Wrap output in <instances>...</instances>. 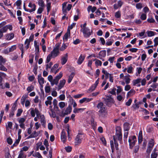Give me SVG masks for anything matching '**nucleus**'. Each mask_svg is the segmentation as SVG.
Wrapping results in <instances>:
<instances>
[{
  "mask_svg": "<svg viewBox=\"0 0 158 158\" xmlns=\"http://www.w3.org/2000/svg\"><path fill=\"white\" fill-rule=\"evenodd\" d=\"M132 102V99L131 98H130L128 99V101L126 102V105L127 106H129Z\"/></svg>",
  "mask_w": 158,
  "mask_h": 158,
  "instance_id": "58",
  "label": "nucleus"
},
{
  "mask_svg": "<svg viewBox=\"0 0 158 158\" xmlns=\"http://www.w3.org/2000/svg\"><path fill=\"white\" fill-rule=\"evenodd\" d=\"M61 139L63 143H65L67 139L66 133L64 130H63L61 132Z\"/></svg>",
  "mask_w": 158,
  "mask_h": 158,
  "instance_id": "11",
  "label": "nucleus"
},
{
  "mask_svg": "<svg viewBox=\"0 0 158 158\" xmlns=\"http://www.w3.org/2000/svg\"><path fill=\"white\" fill-rule=\"evenodd\" d=\"M128 132L127 131H125L124 134V137H123V140L125 141H126L127 140V139L128 137Z\"/></svg>",
  "mask_w": 158,
  "mask_h": 158,
  "instance_id": "49",
  "label": "nucleus"
},
{
  "mask_svg": "<svg viewBox=\"0 0 158 158\" xmlns=\"http://www.w3.org/2000/svg\"><path fill=\"white\" fill-rule=\"evenodd\" d=\"M114 59L115 57L114 56L110 57L108 59V61H109L110 63L112 64Z\"/></svg>",
  "mask_w": 158,
  "mask_h": 158,
  "instance_id": "59",
  "label": "nucleus"
},
{
  "mask_svg": "<svg viewBox=\"0 0 158 158\" xmlns=\"http://www.w3.org/2000/svg\"><path fill=\"white\" fill-rule=\"evenodd\" d=\"M63 75L62 73L61 72L55 78H56L58 80H59L62 77Z\"/></svg>",
  "mask_w": 158,
  "mask_h": 158,
  "instance_id": "60",
  "label": "nucleus"
},
{
  "mask_svg": "<svg viewBox=\"0 0 158 158\" xmlns=\"http://www.w3.org/2000/svg\"><path fill=\"white\" fill-rule=\"evenodd\" d=\"M136 70L137 72L136 73V76H138V75L139 74L141 73L142 70V69L140 67L137 68L136 69Z\"/></svg>",
  "mask_w": 158,
  "mask_h": 158,
  "instance_id": "50",
  "label": "nucleus"
},
{
  "mask_svg": "<svg viewBox=\"0 0 158 158\" xmlns=\"http://www.w3.org/2000/svg\"><path fill=\"white\" fill-rule=\"evenodd\" d=\"M70 34V31L68 29L67 32L65 34L63 37V40L64 41H67V40L68 37L69 36Z\"/></svg>",
  "mask_w": 158,
  "mask_h": 158,
  "instance_id": "20",
  "label": "nucleus"
},
{
  "mask_svg": "<svg viewBox=\"0 0 158 158\" xmlns=\"http://www.w3.org/2000/svg\"><path fill=\"white\" fill-rule=\"evenodd\" d=\"M80 31L83 33L84 36L86 38L89 37L91 35V31L88 28L81 29Z\"/></svg>",
  "mask_w": 158,
  "mask_h": 158,
  "instance_id": "6",
  "label": "nucleus"
},
{
  "mask_svg": "<svg viewBox=\"0 0 158 158\" xmlns=\"http://www.w3.org/2000/svg\"><path fill=\"white\" fill-rule=\"evenodd\" d=\"M125 19H133L134 16L133 15H127L125 17Z\"/></svg>",
  "mask_w": 158,
  "mask_h": 158,
  "instance_id": "53",
  "label": "nucleus"
},
{
  "mask_svg": "<svg viewBox=\"0 0 158 158\" xmlns=\"http://www.w3.org/2000/svg\"><path fill=\"white\" fill-rule=\"evenodd\" d=\"M52 64H53L52 62H50L49 63H48V64L46 65V69L47 70L48 69L50 68Z\"/></svg>",
  "mask_w": 158,
  "mask_h": 158,
  "instance_id": "52",
  "label": "nucleus"
},
{
  "mask_svg": "<svg viewBox=\"0 0 158 158\" xmlns=\"http://www.w3.org/2000/svg\"><path fill=\"white\" fill-rule=\"evenodd\" d=\"M28 149V147L27 146H25L22 148L20 151V152H23L24 151H26Z\"/></svg>",
  "mask_w": 158,
  "mask_h": 158,
  "instance_id": "56",
  "label": "nucleus"
},
{
  "mask_svg": "<svg viewBox=\"0 0 158 158\" xmlns=\"http://www.w3.org/2000/svg\"><path fill=\"white\" fill-rule=\"evenodd\" d=\"M117 88L118 89L117 90V93L118 94L122 91L123 89L121 86H118Z\"/></svg>",
  "mask_w": 158,
  "mask_h": 158,
  "instance_id": "51",
  "label": "nucleus"
},
{
  "mask_svg": "<svg viewBox=\"0 0 158 158\" xmlns=\"http://www.w3.org/2000/svg\"><path fill=\"white\" fill-rule=\"evenodd\" d=\"M138 139L139 143H141L143 140L142 133V131H140L139 132L138 137Z\"/></svg>",
  "mask_w": 158,
  "mask_h": 158,
  "instance_id": "23",
  "label": "nucleus"
},
{
  "mask_svg": "<svg viewBox=\"0 0 158 158\" xmlns=\"http://www.w3.org/2000/svg\"><path fill=\"white\" fill-rule=\"evenodd\" d=\"M34 89V86L33 85H31L27 88V91L28 92V93L31 92L33 91Z\"/></svg>",
  "mask_w": 158,
  "mask_h": 158,
  "instance_id": "33",
  "label": "nucleus"
},
{
  "mask_svg": "<svg viewBox=\"0 0 158 158\" xmlns=\"http://www.w3.org/2000/svg\"><path fill=\"white\" fill-rule=\"evenodd\" d=\"M84 109L83 108H75L73 110V113H78L79 112L82 111L84 110Z\"/></svg>",
  "mask_w": 158,
  "mask_h": 158,
  "instance_id": "32",
  "label": "nucleus"
},
{
  "mask_svg": "<svg viewBox=\"0 0 158 158\" xmlns=\"http://www.w3.org/2000/svg\"><path fill=\"white\" fill-rule=\"evenodd\" d=\"M121 16V12L120 11H118L115 13V16L116 18H120Z\"/></svg>",
  "mask_w": 158,
  "mask_h": 158,
  "instance_id": "46",
  "label": "nucleus"
},
{
  "mask_svg": "<svg viewBox=\"0 0 158 158\" xmlns=\"http://www.w3.org/2000/svg\"><path fill=\"white\" fill-rule=\"evenodd\" d=\"M93 60L95 61V64L96 66L97 67L98 66H101L102 64V62L101 61H100L99 60L95 59L94 60Z\"/></svg>",
  "mask_w": 158,
  "mask_h": 158,
  "instance_id": "29",
  "label": "nucleus"
},
{
  "mask_svg": "<svg viewBox=\"0 0 158 158\" xmlns=\"http://www.w3.org/2000/svg\"><path fill=\"white\" fill-rule=\"evenodd\" d=\"M142 7V4L140 3H138L136 5V7L137 9H141Z\"/></svg>",
  "mask_w": 158,
  "mask_h": 158,
  "instance_id": "62",
  "label": "nucleus"
},
{
  "mask_svg": "<svg viewBox=\"0 0 158 158\" xmlns=\"http://www.w3.org/2000/svg\"><path fill=\"white\" fill-rule=\"evenodd\" d=\"M38 4L39 6L41 7H44V3L43 0H39Z\"/></svg>",
  "mask_w": 158,
  "mask_h": 158,
  "instance_id": "42",
  "label": "nucleus"
},
{
  "mask_svg": "<svg viewBox=\"0 0 158 158\" xmlns=\"http://www.w3.org/2000/svg\"><path fill=\"white\" fill-rule=\"evenodd\" d=\"M75 75V74L74 73L72 72L71 73L70 75L68 77V82L69 83L71 81L72 79L74 77Z\"/></svg>",
  "mask_w": 158,
  "mask_h": 158,
  "instance_id": "30",
  "label": "nucleus"
},
{
  "mask_svg": "<svg viewBox=\"0 0 158 158\" xmlns=\"http://www.w3.org/2000/svg\"><path fill=\"white\" fill-rule=\"evenodd\" d=\"M34 46L35 49V51L36 53H38L39 52L40 49L39 45H37V42L36 41H35L34 42Z\"/></svg>",
  "mask_w": 158,
  "mask_h": 158,
  "instance_id": "28",
  "label": "nucleus"
},
{
  "mask_svg": "<svg viewBox=\"0 0 158 158\" xmlns=\"http://www.w3.org/2000/svg\"><path fill=\"white\" fill-rule=\"evenodd\" d=\"M44 144L46 146L47 149H48V147L49 146V144L47 139H45L44 140Z\"/></svg>",
  "mask_w": 158,
  "mask_h": 158,
  "instance_id": "61",
  "label": "nucleus"
},
{
  "mask_svg": "<svg viewBox=\"0 0 158 158\" xmlns=\"http://www.w3.org/2000/svg\"><path fill=\"white\" fill-rule=\"evenodd\" d=\"M66 105V103L64 102H60L59 103V106L60 108H64Z\"/></svg>",
  "mask_w": 158,
  "mask_h": 158,
  "instance_id": "39",
  "label": "nucleus"
},
{
  "mask_svg": "<svg viewBox=\"0 0 158 158\" xmlns=\"http://www.w3.org/2000/svg\"><path fill=\"white\" fill-rule=\"evenodd\" d=\"M34 38V35H31L29 39H27L25 40V43H27V42L29 41V43L31 41H33Z\"/></svg>",
  "mask_w": 158,
  "mask_h": 158,
  "instance_id": "47",
  "label": "nucleus"
},
{
  "mask_svg": "<svg viewBox=\"0 0 158 158\" xmlns=\"http://www.w3.org/2000/svg\"><path fill=\"white\" fill-rule=\"evenodd\" d=\"M99 55L102 57H105L106 55V52L105 51H101L99 53Z\"/></svg>",
  "mask_w": 158,
  "mask_h": 158,
  "instance_id": "41",
  "label": "nucleus"
},
{
  "mask_svg": "<svg viewBox=\"0 0 158 158\" xmlns=\"http://www.w3.org/2000/svg\"><path fill=\"white\" fill-rule=\"evenodd\" d=\"M133 68L132 66H128L127 68V72L128 73H132Z\"/></svg>",
  "mask_w": 158,
  "mask_h": 158,
  "instance_id": "48",
  "label": "nucleus"
},
{
  "mask_svg": "<svg viewBox=\"0 0 158 158\" xmlns=\"http://www.w3.org/2000/svg\"><path fill=\"white\" fill-rule=\"evenodd\" d=\"M154 145V141L153 139H151L149 141V154L152 150Z\"/></svg>",
  "mask_w": 158,
  "mask_h": 158,
  "instance_id": "12",
  "label": "nucleus"
},
{
  "mask_svg": "<svg viewBox=\"0 0 158 158\" xmlns=\"http://www.w3.org/2000/svg\"><path fill=\"white\" fill-rule=\"evenodd\" d=\"M91 125L94 128L96 126V123L94 122L93 118L91 119Z\"/></svg>",
  "mask_w": 158,
  "mask_h": 158,
  "instance_id": "55",
  "label": "nucleus"
},
{
  "mask_svg": "<svg viewBox=\"0 0 158 158\" xmlns=\"http://www.w3.org/2000/svg\"><path fill=\"white\" fill-rule=\"evenodd\" d=\"M113 42V40L112 39H110L108 40V41H106V45L108 46H110L112 45V44Z\"/></svg>",
  "mask_w": 158,
  "mask_h": 158,
  "instance_id": "43",
  "label": "nucleus"
},
{
  "mask_svg": "<svg viewBox=\"0 0 158 158\" xmlns=\"http://www.w3.org/2000/svg\"><path fill=\"white\" fill-rule=\"evenodd\" d=\"M28 6L31 8V9H28V10H27L29 12L31 13L34 11L36 10V5L31 2L29 3Z\"/></svg>",
  "mask_w": 158,
  "mask_h": 158,
  "instance_id": "8",
  "label": "nucleus"
},
{
  "mask_svg": "<svg viewBox=\"0 0 158 158\" xmlns=\"http://www.w3.org/2000/svg\"><path fill=\"white\" fill-rule=\"evenodd\" d=\"M123 4V2L121 0L118 1L117 3L115 4L114 5V8L117 9L120 7Z\"/></svg>",
  "mask_w": 158,
  "mask_h": 158,
  "instance_id": "15",
  "label": "nucleus"
},
{
  "mask_svg": "<svg viewBox=\"0 0 158 158\" xmlns=\"http://www.w3.org/2000/svg\"><path fill=\"white\" fill-rule=\"evenodd\" d=\"M96 9L97 8L96 7L94 6L92 7L91 6H89L87 8V10L89 12L90 10H91V11L92 13L94 12Z\"/></svg>",
  "mask_w": 158,
  "mask_h": 158,
  "instance_id": "27",
  "label": "nucleus"
},
{
  "mask_svg": "<svg viewBox=\"0 0 158 158\" xmlns=\"http://www.w3.org/2000/svg\"><path fill=\"white\" fill-rule=\"evenodd\" d=\"M130 128V124L127 123H125L124 124V131H127Z\"/></svg>",
  "mask_w": 158,
  "mask_h": 158,
  "instance_id": "25",
  "label": "nucleus"
},
{
  "mask_svg": "<svg viewBox=\"0 0 158 158\" xmlns=\"http://www.w3.org/2000/svg\"><path fill=\"white\" fill-rule=\"evenodd\" d=\"M6 76V75L5 73L0 72V82H2V78L5 77Z\"/></svg>",
  "mask_w": 158,
  "mask_h": 158,
  "instance_id": "45",
  "label": "nucleus"
},
{
  "mask_svg": "<svg viewBox=\"0 0 158 158\" xmlns=\"http://www.w3.org/2000/svg\"><path fill=\"white\" fill-rule=\"evenodd\" d=\"M92 99L91 98H84L82 99H81L79 101V102L81 104H82L84 102H89L91 101Z\"/></svg>",
  "mask_w": 158,
  "mask_h": 158,
  "instance_id": "19",
  "label": "nucleus"
},
{
  "mask_svg": "<svg viewBox=\"0 0 158 158\" xmlns=\"http://www.w3.org/2000/svg\"><path fill=\"white\" fill-rule=\"evenodd\" d=\"M141 81V79L140 78L134 80L132 81L133 85L134 86L136 85L137 87H139L140 86V83Z\"/></svg>",
  "mask_w": 158,
  "mask_h": 158,
  "instance_id": "13",
  "label": "nucleus"
},
{
  "mask_svg": "<svg viewBox=\"0 0 158 158\" xmlns=\"http://www.w3.org/2000/svg\"><path fill=\"white\" fill-rule=\"evenodd\" d=\"M26 156L23 152H20L17 158H25Z\"/></svg>",
  "mask_w": 158,
  "mask_h": 158,
  "instance_id": "36",
  "label": "nucleus"
},
{
  "mask_svg": "<svg viewBox=\"0 0 158 158\" xmlns=\"http://www.w3.org/2000/svg\"><path fill=\"white\" fill-rule=\"evenodd\" d=\"M107 114V112L106 109L103 110H99L98 111V115L101 118H102L106 116Z\"/></svg>",
  "mask_w": 158,
  "mask_h": 158,
  "instance_id": "10",
  "label": "nucleus"
},
{
  "mask_svg": "<svg viewBox=\"0 0 158 158\" xmlns=\"http://www.w3.org/2000/svg\"><path fill=\"white\" fill-rule=\"evenodd\" d=\"M14 36V35L13 33L8 34L6 35V39L7 40H9L12 39Z\"/></svg>",
  "mask_w": 158,
  "mask_h": 158,
  "instance_id": "22",
  "label": "nucleus"
},
{
  "mask_svg": "<svg viewBox=\"0 0 158 158\" xmlns=\"http://www.w3.org/2000/svg\"><path fill=\"white\" fill-rule=\"evenodd\" d=\"M67 48V46L64 44H63L62 46L61 47L60 50L61 51H63L64 50Z\"/></svg>",
  "mask_w": 158,
  "mask_h": 158,
  "instance_id": "57",
  "label": "nucleus"
},
{
  "mask_svg": "<svg viewBox=\"0 0 158 158\" xmlns=\"http://www.w3.org/2000/svg\"><path fill=\"white\" fill-rule=\"evenodd\" d=\"M84 135L81 133H79L76 136L74 140V144L75 146L79 145L81 142Z\"/></svg>",
  "mask_w": 158,
  "mask_h": 158,
  "instance_id": "4",
  "label": "nucleus"
},
{
  "mask_svg": "<svg viewBox=\"0 0 158 158\" xmlns=\"http://www.w3.org/2000/svg\"><path fill=\"white\" fill-rule=\"evenodd\" d=\"M16 48V45H13L11 46L10 48H9V52H12L15 50Z\"/></svg>",
  "mask_w": 158,
  "mask_h": 158,
  "instance_id": "38",
  "label": "nucleus"
},
{
  "mask_svg": "<svg viewBox=\"0 0 158 158\" xmlns=\"http://www.w3.org/2000/svg\"><path fill=\"white\" fill-rule=\"evenodd\" d=\"M59 98L60 100L63 101L65 98V96L64 94H61L59 96Z\"/></svg>",
  "mask_w": 158,
  "mask_h": 158,
  "instance_id": "63",
  "label": "nucleus"
},
{
  "mask_svg": "<svg viewBox=\"0 0 158 158\" xmlns=\"http://www.w3.org/2000/svg\"><path fill=\"white\" fill-rule=\"evenodd\" d=\"M47 100L45 102V104L46 106H48V105H51L52 104L51 101L52 99V98L51 96H48L47 98Z\"/></svg>",
  "mask_w": 158,
  "mask_h": 158,
  "instance_id": "18",
  "label": "nucleus"
},
{
  "mask_svg": "<svg viewBox=\"0 0 158 158\" xmlns=\"http://www.w3.org/2000/svg\"><path fill=\"white\" fill-rule=\"evenodd\" d=\"M68 53H66L63 56H62L61 59V62L62 65L64 64L68 60Z\"/></svg>",
  "mask_w": 158,
  "mask_h": 158,
  "instance_id": "7",
  "label": "nucleus"
},
{
  "mask_svg": "<svg viewBox=\"0 0 158 158\" xmlns=\"http://www.w3.org/2000/svg\"><path fill=\"white\" fill-rule=\"evenodd\" d=\"M60 44L58 43L56 44L54 47L53 50L51 52L50 54L52 56V58H55L58 56L60 53L59 47Z\"/></svg>",
  "mask_w": 158,
  "mask_h": 158,
  "instance_id": "1",
  "label": "nucleus"
},
{
  "mask_svg": "<svg viewBox=\"0 0 158 158\" xmlns=\"http://www.w3.org/2000/svg\"><path fill=\"white\" fill-rule=\"evenodd\" d=\"M58 67V65L57 64H55L51 69V71L52 72H55V69Z\"/></svg>",
  "mask_w": 158,
  "mask_h": 158,
  "instance_id": "44",
  "label": "nucleus"
},
{
  "mask_svg": "<svg viewBox=\"0 0 158 158\" xmlns=\"http://www.w3.org/2000/svg\"><path fill=\"white\" fill-rule=\"evenodd\" d=\"M7 29L6 26L2 27L0 30V31L2 32V33L3 32H6L7 31Z\"/></svg>",
  "mask_w": 158,
  "mask_h": 158,
  "instance_id": "54",
  "label": "nucleus"
},
{
  "mask_svg": "<svg viewBox=\"0 0 158 158\" xmlns=\"http://www.w3.org/2000/svg\"><path fill=\"white\" fill-rule=\"evenodd\" d=\"M97 108L99 110H104L106 109L105 106H104L103 103L100 102L98 104Z\"/></svg>",
  "mask_w": 158,
  "mask_h": 158,
  "instance_id": "21",
  "label": "nucleus"
},
{
  "mask_svg": "<svg viewBox=\"0 0 158 158\" xmlns=\"http://www.w3.org/2000/svg\"><path fill=\"white\" fill-rule=\"evenodd\" d=\"M38 81L40 85L42 88L43 87V85L44 83V78L42 77L40 74L38 76Z\"/></svg>",
  "mask_w": 158,
  "mask_h": 158,
  "instance_id": "9",
  "label": "nucleus"
},
{
  "mask_svg": "<svg viewBox=\"0 0 158 158\" xmlns=\"http://www.w3.org/2000/svg\"><path fill=\"white\" fill-rule=\"evenodd\" d=\"M32 153H33L32 156L34 157H36L38 158H42L40 154L38 152H35L33 153L34 152H32Z\"/></svg>",
  "mask_w": 158,
  "mask_h": 158,
  "instance_id": "31",
  "label": "nucleus"
},
{
  "mask_svg": "<svg viewBox=\"0 0 158 158\" xmlns=\"http://www.w3.org/2000/svg\"><path fill=\"white\" fill-rule=\"evenodd\" d=\"M122 130L121 128L119 127H117L116 128V134L115 135L113 136L114 137L116 140L118 139V140L120 142L122 140Z\"/></svg>",
  "mask_w": 158,
  "mask_h": 158,
  "instance_id": "2",
  "label": "nucleus"
},
{
  "mask_svg": "<svg viewBox=\"0 0 158 158\" xmlns=\"http://www.w3.org/2000/svg\"><path fill=\"white\" fill-rule=\"evenodd\" d=\"M85 58V55H81L79 56L78 60L77 61V63L79 64H81L84 60Z\"/></svg>",
  "mask_w": 158,
  "mask_h": 158,
  "instance_id": "17",
  "label": "nucleus"
},
{
  "mask_svg": "<svg viewBox=\"0 0 158 158\" xmlns=\"http://www.w3.org/2000/svg\"><path fill=\"white\" fill-rule=\"evenodd\" d=\"M65 82L66 81L64 79L60 81L59 85H58V88L57 90L58 91H59L60 89L63 88L65 84Z\"/></svg>",
  "mask_w": 158,
  "mask_h": 158,
  "instance_id": "14",
  "label": "nucleus"
},
{
  "mask_svg": "<svg viewBox=\"0 0 158 158\" xmlns=\"http://www.w3.org/2000/svg\"><path fill=\"white\" fill-rule=\"evenodd\" d=\"M129 75L124 77V79L125 80V82L127 84H128L130 82L131 79L129 78Z\"/></svg>",
  "mask_w": 158,
  "mask_h": 158,
  "instance_id": "37",
  "label": "nucleus"
},
{
  "mask_svg": "<svg viewBox=\"0 0 158 158\" xmlns=\"http://www.w3.org/2000/svg\"><path fill=\"white\" fill-rule=\"evenodd\" d=\"M28 94H25L23 95L22 97L21 100H22L25 101L26 98L28 97Z\"/></svg>",
  "mask_w": 158,
  "mask_h": 158,
  "instance_id": "64",
  "label": "nucleus"
},
{
  "mask_svg": "<svg viewBox=\"0 0 158 158\" xmlns=\"http://www.w3.org/2000/svg\"><path fill=\"white\" fill-rule=\"evenodd\" d=\"M38 135V134L37 132L36 131H34L32 134L27 137V139L34 138L37 136Z\"/></svg>",
  "mask_w": 158,
  "mask_h": 158,
  "instance_id": "24",
  "label": "nucleus"
},
{
  "mask_svg": "<svg viewBox=\"0 0 158 158\" xmlns=\"http://www.w3.org/2000/svg\"><path fill=\"white\" fill-rule=\"evenodd\" d=\"M72 110V108L70 106H68L65 110V114H68L70 113Z\"/></svg>",
  "mask_w": 158,
  "mask_h": 158,
  "instance_id": "35",
  "label": "nucleus"
},
{
  "mask_svg": "<svg viewBox=\"0 0 158 158\" xmlns=\"http://www.w3.org/2000/svg\"><path fill=\"white\" fill-rule=\"evenodd\" d=\"M142 103V102H139L137 103H135L133 105L132 107L134 109H138L139 107V105Z\"/></svg>",
  "mask_w": 158,
  "mask_h": 158,
  "instance_id": "26",
  "label": "nucleus"
},
{
  "mask_svg": "<svg viewBox=\"0 0 158 158\" xmlns=\"http://www.w3.org/2000/svg\"><path fill=\"white\" fill-rule=\"evenodd\" d=\"M36 116L38 118L40 119V123L43 126H45L46 125V120L45 117L43 114H42L39 111H36Z\"/></svg>",
  "mask_w": 158,
  "mask_h": 158,
  "instance_id": "3",
  "label": "nucleus"
},
{
  "mask_svg": "<svg viewBox=\"0 0 158 158\" xmlns=\"http://www.w3.org/2000/svg\"><path fill=\"white\" fill-rule=\"evenodd\" d=\"M45 92L46 93H49L50 91V87L49 86V84L48 83L45 88Z\"/></svg>",
  "mask_w": 158,
  "mask_h": 158,
  "instance_id": "34",
  "label": "nucleus"
},
{
  "mask_svg": "<svg viewBox=\"0 0 158 158\" xmlns=\"http://www.w3.org/2000/svg\"><path fill=\"white\" fill-rule=\"evenodd\" d=\"M136 142V138L135 136H131L129 137L128 142L129 144L130 148H133Z\"/></svg>",
  "mask_w": 158,
  "mask_h": 158,
  "instance_id": "5",
  "label": "nucleus"
},
{
  "mask_svg": "<svg viewBox=\"0 0 158 158\" xmlns=\"http://www.w3.org/2000/svg\"><path fill=\"white\" fill-rule=\"evenodd\" d=\"M30 114L32 117H34L35 116V114L36 115V111H39V110L36 108L35 109L33 108H31L30 110Z\"/></svg>",
  "mask_w": 158,
  "mask_h": 158,
  "instance_id": "16",
  "label": "nucleus"
},
{
  "mask_svg": "<svg viewBox=\"0 0 158 158\" xmlns=\"http://www.w3.org/2000/svg\"><path fill=\"white\" fill-rule=\"evenodd\" d=\"M52 57V56L50 54H49L47 56L46 61V63H48V62L50 61L51 58Z\"/></svg>",
  "mask_w": 158,
  "mask_h": 158,
  "instance_id": "40",
  "label": "nucleus"
}]
</instances>
